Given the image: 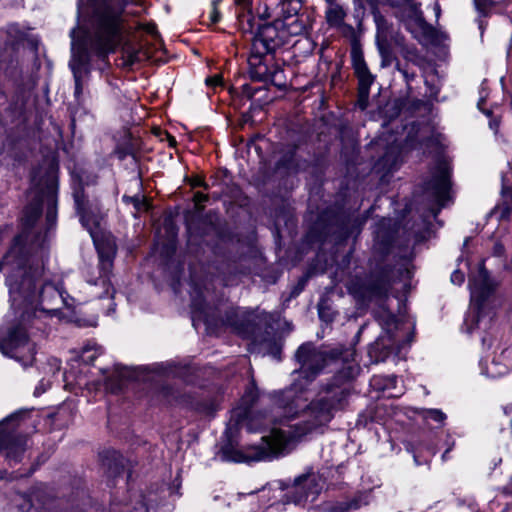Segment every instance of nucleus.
I'll return each instance as SVG.
<instances>
[{"label":"nucleus","instance_id":"nucleus-1","mask_svg":"<svg viewBox=\"0 0 512 512\" xmlns=\"http://www.w3.org/2000/svg\"><path fill=\"white\" fill-rule=\"evenodd\" d=\"M35 185V196L24 209L23 231L15 237L0 262L11 307L19 313L20 320L0 339V352L23 367L32 366L35 361L36 346L28 337L25 323L30 322V311L37 302L44 271L42 257L46 239L57 222L58 184L55 174L47 172Z\"/></svg>","mask_w":512,"mask_h":512},{"label":"nucleus","instance_id":"nucleus-2","mask_svg":"<svg viewBox=\"0 0 512 512\" xmlns=\"http://www.w3.org/2000/svg\"><path fill=\"white\" fill-rule=\"evenodd\" d=\"M352 355L349 350L342 346L334 348H318L311 342L303 343L295 353V359L300 365L294 371L298 378L293 384L275 392L276 405L284 410L286 417H294L300 410H305L307 416L306 432L328 425L335 415L344 411L349 405V398L352 393V380L359 371V367L348 364L338 371L326 382L320 383L319 390L308 405L302 398L308 385L315 380L330 360H346Z\"/></svg>","mask_w":512,"mask_h":512},{"label":"nucleus","instance_id":"nucleus-3","mask_svg":"<svg viewBox=\"0 0 512 512\" xmlns=\"http://www.w3.org/2000/svg\"><path fill=\"white\" fill-rule=\"evenodd\" d=\"M128 0H95L85 29H72L69 67L76 98L82 93V76L89 71L91 56L104 58L120 45L124 33V12Z\"/></svg>","mask_w":512,"mask_h":512},{"label":"nucleus","instance_id":"nucleus-4","mask_svg":"<svg viewBox=\"0 0 512 512\" xmlns=\"http://www.w3.org/2000/svg\"><path fill=\"white\" fill-rule=\"evenodd\" d=\"M496 286V282L481 263L477 274L469 279L471 306L465 318V325L469 333L475 329L486 332L492 328L496 315L495 309L499 305L495 294Z\"/></svg>","mask_w":512,"mask_h":512},{"label":"nucleus","instance_id":"nucleus-5","mask_svg":"<svg viewBox=\"0 0 512 512\" xmlns=\"http://www.w3.org/2000/svg\"><path fill=\"white\" fill-rule=\"evenodd\" d=\"M237 19L240 30L243 33L253 35L252 51L258 54L273 53L278 48L289 42L281 24L275 19L271 23L258 25L252 14L251 0H235Z\"/></svg>","mask_w":512,"mask_h":512},{"label":"nucleus","instance_id":"nucleus-6","mask_svg":"<svg viewBox=\"0 0 512 512\" xmlns=\"http://www.w3.org/2000/svg\"><path fill=\"white\" fill-rule=\"evenodd\" d=\"M30 416V410L20 409L0 422V455L9 465L22 461L28 447V437L23 426ZM6 478V471L0 469V480Z\"/></svg>","mask_w":512,"mask_h":512},{"label":"nucleus","instance_id":"nucleus-7","mask_svg":"<svg viewBox=\"0 0 512 512\" xmlns=\"http://www.w3.org/2000/svg\"><path fill=\"white\" fill-rule=\"evenodd\" d=\"M377 320L382 326L383 333L368 346V356L372 363L384 362L392 354L405 345H409L413 340L412 333H408L402 339L400 331L404 328V323L399 321L397 317L386 309H381L377 313Z\"/></svg>","mask_w":512,"mask_h":512},{"label":"nucleus","instance_id":"nucleus-8","mask_svg":"<svg viewBox=\"0 0 512 512\" xmlns=\"http://www.w3.org/2000/svg\"><path fill=\"white\" fill-rule=\"evenodd\" d=\"M393 270L389 266L375 269L369 274L355 275L347 282L348 293L360 306L385 298L392 286Z\"/></svg>","mask_w":512,"mask_h":512},{"label":"nucleus","instance_id":"nucleus-9","mask_svg":"<svg viewBox=\"0 0 512 512\" xmlns=\"http://www.w3.org/2000/svg\"><path fill=\"white\" fill-rule=\"evenodd\" d=\"M264 446H254L246 451L235 448L231 442L224 444L221 448L220 457L224 461L236 463L261 461L272 459L282 454L287 445L284 433L280 430L273 429L270 436L262 437Z\"/></svg>","mask_w":512,"mask_h":512},{"label":"nucleus","instance_id":"nucleus-10","mask_svg":"<svg viewBox=\"0 0 512 512\" xmlns=\"http://www.w3.org/2000/svg\"><path fill=\"white\" fill-rule=\"evenodd\" d=\"M257 399V387L251 383L246 388L239 406L232 411L231 420H234L237 426H246L249 432L266 428L272 422V417L267 413L254 414L253 406Z\"/></svg>","mask_w":512,"mask_h":512},{"label":"nucleus","instance_id":"nucleus-11","mask_svg":"<svg viewBox=\"0 0 512 512\" xmlns=\"http://www.w3.org/2000/svg\"><path fill=\"white\" fill-rule=\"evenodd\" d=\"M21 497L23 501L16 505L22 512H29L34 506V500L39 505V512H84L74 499L56 497L45 492L25 494Z\"/></svg>","mask_w":512,"mask_h":512},{"label":"nucleus","instance_id":"nucleus-12","mask_svg":"<svg viewBox=\"0 0 512 512\" xmlns=\"http://www.w3.org/2000/svg\"><path fill=\"white\" fill-rule=\"evenodd\" d=\"M398 17L407 31H409L419 43L427 44L436 40V30L425 21L418 5H404L399 10Z\"/></svg>","mask_w":512,"mask_h":512},{"label":"nucleus","instance_id":"nucleus-13","mask_svg":"<svg viewBox=\"0 0 512 512\" xmlns=\"http://www.w3.org/2000/svg\"><path fill=\"white\" fill-rule=\"evenodd\" d=\"M450 188V168L446 163L440 162L433 171L431 178L423 184L424 193L433 203L438 205V208L433 210L434 217L437 216L442 207H445L449 200Z\"/></svg>","mask_w":512,"mask_h":512},{"label":"nucleus","instance_id":"nucleus-14","mask_svg":"<svg viewBox=\"0 0 512 512\" xmlns=\"http://www.w3.org/2000/svg\"><path fill=\"white\" fill-rule=\"evenodd\" d=\"M102 468L108 478L131 480L138 477L136 463L124 457L119 451L111 448L103 449L98 454Z\"/></svg>","mask_w":512,"mask_h":512},{"label":"nucleus","instance_id":"nucleus-15","mask_svg":"<svg viewBox=\"0 0 512 512\" xmlns=\"http://www.w3.org/2000/svg\"><path fill=\"white\" fill-rule=\"evenodd\" d=\"M37 295L36 305L30 311V321L36 316L38 311L55 315L63 305L70 307L65 293L58 285L50 281H41Z\"/></svg>","mask_w":512,"mask_h":512},{"label":"nucleus","instance_id":"nucleus-16","mask_svg":"<svg viewBox=\"0 0 512 512\" xmlns=\"http://www.w3.org/2000/svg\"><path fill=\"white\" fill-rule=\"evenodd\" d=\"M350 56L352 68L358 80L357 103L361 110H365L368 106L370 88L375 82L376 76L369 70L360 46L353 45L351 47Z\"/></svg>","mask_w":512,"mask_h":512},{"label":"nucleus","instance_id":"nucleus-17","mask_svg":"<svg viewBox=\"0 0 512 512\" xmlns=\"http://www.w3.org/2000/svg\"><path fill=\"white\" fill-rule=\"evenodd\" d=\"M98 258H99V277L90 281L93 285H99L104 289V292L99 295L100 298L107 296L112 297L114 289L111 287L110 276L113 268V261L116 255L115 245L107 241L106 243L98 244Z\"/></svg>","mask_w":512,"mask_h":512},{"label":"nucleus","instance_id":"nucleus-18","mask_svg":"<svg viewBox=\"0 0 512 512\" xmlns=\"http://www.w3.org/2000/svg\"><path fill=\"white\" fill-rule=\"evenodd\" d=\"M512 214V171L510 168L501 174V201L491 211V215L500 220L509 218Z\"/></svg>","mask_w":512,"mask_h":512},{"label":"nucleus","instance_id":"nucleus-19","mask_svg":"<svg viewBox=\"0 0 512 512\" xmlns=\"http://www.w3.org/2000/svg\"><path fill=\"white\" fill-rule=\"evenodd\" d=\"M221 322L242 335L249 333L251 329L250 315L239 307H231L226 310Z\"/></svg>","mask_w":512,"mask_h":512},{"label":"nucleus","instance_id":"nucleus-20","mask_svg":"<svg viewBox=\"0 0 512 512\" xmlns=\"http://www.w3.org/2000/svg\"><path fill=\"white\" fill-rule=\"evenodd\" d=\"M278 24H281L288 39L292 36L304 35L311 28V17L307 12H302L294 17H290L285 20H277Z\"/></svg>","mask_w":512,"mask_h":512},{"label":"nucleus","instance_id":"nucleus-21","mask_svg":"<svg viewBox=\"0 0 512 512\" xmlns=\"http://www.w3.org/2000/svg\"><path fill=\"white\" fill-rule=\"evenodd\" d=\"M281 492L287 491L284 495L286 503H294L299 505L307 500V482H279Z\"/></svg>","mask_w":512,"mask_h":512},{"label":"nucleus","instance_id":"nucleus-22","mask_svg":"<svg viewBox=\"0 0 512 512\" xmlns=\"http://www.w3.org/2000/svg\"><path fill=\"white\" fill-rule=\"evenodd\" d=\"M266 54H258L253 53L251 50V55L249 57V74L252 80L260 81L268 83V79L271 73V66H269L265 61H263V57Z\"/></svg>","mask_w":512,"mask_h":512},{"label":"nucleus","instance_id":"nucleus-23","mask_svg":"<svg viewBox=\"0 0 512 512\" xmlns=\"http://www.w3.org/2000/svg\"><path fill=\"white\" fill-rule=\"evenodd\" d=\"M372 489L358 492L352 499L337 502L332 508V512H347L357 510L371 503Z\"/></svg>","mask_w":512,"mask_h":512},{"label":"nucleus","instance_id":"nucleus-24","mask_svg":"<svg viewBox=\"0 0 512 512\" xmlns=\"http://www.w3.org/2000/svg\"><path fill=\"white\" fill-rule=\"evenodd\" d=\"M192 321L195 324L196 320L203 321L207 326L217 325V321L209 312V306L202 293L192 298Z\"/></svg>","mask_w":512,"mask_h":512},{"label":"nucleus","instance_id":"nucleus-25","mask_svg":"<svg viewBox=\"0 0 512 512\" xmlns=\"http://www.w3.org/2000/svg\"><path fill=\"white\" fill-rule=\"evenodd\" d=\"M390 219L382 218L375 227L374 240L376 245L380 246L383 252H387L393 242L394 234L393 231L388 227L390 226Z\"/></svg>","mask_w":512,"mask_h":512},{"label":"nucleus","instance_id":"nucleus-26","mask_svg":"<svg viewBox=\"0 0 512 512\" xmlns=\"http://www.w3.org/2000/svg\"><path fill=\"white\" fill-rule=\"evenodd\" d=\"M252 343L254 346H259L260 351L268 353L279 359L281 347L278 344L275 335L270 331L266 330L262 335L254 336Z\"/></svg>","mask_w":512,"mask_h":512},{"label":"nucleus","instance_id":"nucleus-27","mask_svg":"<svg viewBox=\"0 0 512 512\" xmlns=\"http://www.w3.org/2000/svg\"><path fill=\"white\" fill-rule=\"evenodd\" d=\"M474 9L477 13L476 22L478 23L479 30L483 34L487 23L484 21L485 18L492 16L497 1L495 0H472Z\"/></svg>","mask_w":512,"mask_h":512},{"label":"nucleus","instance_id":"nucleus-28","mask_svg":"<svg viewBox=\"0 0 512 512\" xmlns=\"http://www.w3.org/2000/svg\"><path fill=\"white\" fill-rule=\"evenodd\" d=\"M130 379H137L135 371L129 367L117 364L115 365L114 376L107 379V386L112 392H117L122 388V381Z\"/></svg>","mask_w":512,"mask_h":512},{"label":"nucleus","instance_id":"nucleus-29","mask_svg":"<svg viewBox=\"0 0 512 512\" xmlns=\"http://www.w3.org/2000/svg\"><path fill=\"white\" fill-rule=\"evenodd\" d=\"M279 8L280 13L276 20H285L303 12L301 0H281Z\"/></svg>","mask_w":512,"mask_h":512},{"label":"nucleus","instance_id":"nucleus-30","mask_svg":"<svg viewBox=\"0 0 512 512\" xmlns=\"http://www.w3.org/2000/svg\"><path fill=\"white\" fill-rule=\"evenodd\" d=\"M326 234H333L336 236L337 241L347 239L351 234L350 218L343 217L336 220V226H330Z\"/></svg>","mask_w":512,"mask_h":512},{"label":"nucleus","instance_id":"nucleus-31","mask_svg":"<svg viewBox=\"0 0 512 512\" xmlns=\"http://www.w3.org/2000/svg\"><path fill=\"white\" fill-rule=\"evenodd\" d=\"M346 12L342 6L335 4L326 11V20L331 27H341L344 23Z\"/></svg>","mask_w":512,"mask_h":512},{"label":"nucleus","instance_id":"nucleus-32","mask_svg":"<svg viewBox=\"0 0 512 512\" xmlns=\"http://www.w3.org/2000/svg\"><path fill=\"white\" fill-rule=\"evenodd\" d=\"M75 207L77 213L80 215V221L84 227L88 229L90 233H92V229L89 226L88 219L85 215V204H86V198L84 195V191L82 188L76 189L73 193Z\"/></svg>","mask_w":512,"mask_h":512},{"label":"nucleus","instance_id":"nucleus-33","mask_svg":"<svg viewBox=\"0 0 512 512\" xmlns=\"http://www.w3.org/2000/svg\"><path fill=\"white\" fill-rule=\"evenodd\" d=\"M374 21L377 28V41H386L390 29L386 18L377 10L373 11Z\"/></svg>","mask_w":512,"mask_h":512},{"label":"nucleus","instance_id":"nucleus-34","mask_svg":"<svg viewBox=\"0 0 512 512\" xmlns=\"http://www.w3.org/2000/svg\"><path fill=\"white\" fill-rule=\"evenodd\" d=\"M268 83H271L281 90L287 87V80L284 74V70L279 65H271V73L268 79Z\"/></svg>","mask_w":512,"mask_h":512},{"label":"nucleus","instance_id":"nucleus-35","mask_svg":"<svg viewBox=\"0 0 512 512\" xmlns=\"http://www.w3.org/2000/svg\"><path fill=\"white\" fill-rule=\"evenodd\" d=\"M508 373V366L495 359L492 360L486 369H482V374L490 378H498Z\"/></svg>","mask_w":512,"mask_h":512},{"label":"nucleus","instance_id":"nucleus-36","mask_svg":"<svg viewBox=\"0 0 512 512\" xmlns=\"http://www.w3.org/2000/svg\"><path fill=\"white\" fill-rule=\"evenodd\" d=\"M101 353V347L97 346L95 343H88L82 348L80 358L83 363L92 364Z\"/></svg>","mask_w":512,"mask_h":512},{"label":"nucleus","instance_id":"nucleus-37","mask_svg":"<svg viewBox=\"0 0 512 512\" xmlns=\"http://www.w3.org/2000/svg\"><path fill=\"white\" fill-rule=\"evenodd\" d=\"M419 414L424 420H433L440 425H443L447 416L440 409H422Z\"/></svg>","mask_w":512,"mask_h":512},{"label":"nucleus","instance_id":"nucleus-38","mask_svg":"<svg viewBox=\"0 0 512 512\" xmlns=\"http://www.w3.org/2000/svg\"><path fill=\"white\" fill-rule=\"evenodd\" d=\"M122 200L126 203H131L137 211H142V210L148 209L147 201L140 195H135V196L124 195L122 197Z\"/></svg>","mask_w":512,"mask_h":512},{"label":"nucleus","instance_id":"nucleus-39","mask_svg":"<svg viewBox=\"0 0 512 512\" xmlns=\"http://www.w3.org/2000/svg\"><path fill=\"white\" fill-rule=\"evenodd\" d=\"M479 100L477 102V107L479 110H481L486 116L490 117L492 115V111L489 109H483L482 105L485 103L486 98L488 97V91H487V80H483L480 85L479 90Z\"/></svg>","mask_w":512,"mask_h":512},{"label":"nucleus","instance_id":"nucleus-40","mask_svg":"<svg viewBox=\"0 0 512 512\" xmlns=\"http://www.w3.org/2000/svg\"><path fill=\"white\" fill-rule=\"evenodd\" d=\"M316 480V478H319V480L325 479L326 476L324 474H320L319 471H315V468L313 466H307L303 473L296 476L294 480Z\"/></svg>","mask_w":512,"mask_h":512},{"label":"nucleus","instance_id":"nucleus-41","mask_svg":"<svg viewBox=\"0 0 512 512\" xmlns=\"http://www.w3.org/2000/svg\"><path fill=\"white\" fill-rule=\"evenodd\" d=\"M384 41H377L379 53L382 57V66H387L392 60V53L389 47L383 43Z\"/></svg>","mask_w":512,"mask_h":512},{"label":"nucleus","instance_id":"nucleus-42","mask_svg":"<svg viewBox=\"0 0 512 512\" xmlns=\"http://www.w3.org/2000/svg\"><path fill=\"white\" fill-rule=\"evenodd\" d=\"M318 314H319L320 319L325 322H332L335 317V312L332 311L323 302H320L318 304Z\"/></svg>","mask_w":512,"mask_h":512},{"label":"nucleus","instance_id":"nucleus-43","mask_svg":"<svg viewBox=\"0 0 512 512\" xmlns=\"http://www.w3.org/2000/svg\"><path fill=\"white\" fill-rule=\"evenodd\" d=\"M258 17L261 20H266L271 17L270 9L266 3H261L257 8Z\"/></svg>","mask_w":512,"mask_h":512},{"label":"nucleus","instance_id":"nucleus-44","mask_svg":"<svg viewBox=\"0 0 512 512\" xmlns=\"http://www.w3.org/2000/svg\"><path fill=\"white\" fill-rule=\"evenodd\" d=\"M193 201L198 209H202L203 204L208 201V195L202 192H196L193 196Z\"/></svg>","mask_w":512,"mask_h":512},{"label":"nucleus","instance_id":"nucleus-45","mask_svg":"<svg viewBox=\"0 0 512 512\" xmlns=\"http://www.w3.org/2000/svg\"><path fill=\"white\" fill-rule=\"evenodd\" d=\"M451 282L453 284H456V285H461L464 280H465V276H464V273L460 270H455L453 271V273L451 274Z\"/></svg>","mask_w":512,"mask_h":512},{"label":"nucleus","instance_id":"nucleus-46","mask_svg":"<svg viewBox=\"0 0 512 512\" xmlns=\"http://www.w3.org/2000/svg\"><path fill=\"white\" fill-rule=\"evenodd\" d=\"M242 90L244 95H246L248 98H252L259 91V88H254L249 84H244L242 85Z\"/></svg>","mask_w":512,"mask_h":512},{"label":"nucleus","instance_id":"nucleus-47","mask_svg":"<svg viewBox=\"0 0 512 512\" xmlns=\"http://www.w3.org/2000/svg\"><path fill=\"white\" fill-rule=\"evenodd\" d=\"M205 82L208 86L217 87L222 84V78L219 75H215L213 77L206 78Z\"/></svg>","mask_w":512,"mask_h":512},{"label":"nucleus","instance_id":"nucleus-48","mask_svg":"<svg viewBox=\"0 0 512 512\" xmlns=\"http://www.w3.org/2000/svg\"><path fill=\"white\" fill-rule=\"evenodd\" d=\"M190 184L192 187H203L204 189H208L209 187L208 184H206L200 177L192 178Z\"/></svg>","mask_w":512,"mask_h":512},{"label":"nucleus","instance_id":"nucleus-49","mask_svg":"<svg viewBox=\"0 0 512 512\" xmlns=\"http://www.w3.org/2000/svg\"><path fill=\"white\" fill-rule=\"evenodd\" d=\"M24 106H25V104H24V102H23V101H21V103H19L18 101H16V102H14V103H12V104L10 105V109H12V110L14 111V113H15V114L20 115V114H22V112H23V110H24Z\"/></svg>","mask_w":512,"mask_h":512},{"label":"nucleus","instance_id":"nucleus-50","mask_svg":"<svg viewBox=\"0 0 512 512\" xmlns=\"http://www.w3.org/2000/svg\"><path fill=\"white\" fill-rule=\"evenodd\" d=\"M398 70L401 72L403 77L405 78L406 82L409 83L415 78L414 73H410L407 69L399 67Z\"/></svg>","mask_w":512,"mask_h":512},{"label":"nucleus","instance_id":"nucleus-51","mask_svg":"<svg viewBox=\"0 0 512 512\" xmlns=\"http://www.w3.org/2000/svg\"><path fill=\"white\" fill-rule=\"evenodd\" d=\"M155 370L157 373L162 374V375L168 376L170 374V371H168V367L165 366L164 364L157 365Z\"/></svg>","mask_w":512,"mask_h":512},{"label":"nucleus","instance_id":"nucleus-52","mask_svg":"<svg viewBox=\"0 0 512 512\" xmlns=\"http://www.w3.org/2000/svg\"><path fill=\"white\" fill-rule=\"evenodd\" d=\"M503 253H504V246L502 244H500V243H496L494 245V254L496 256H502Z\"/></svg>","mask_w":512,"mask_h":512},{"label":"nucleus","instance_id":"nucleus-53","mask_svg":"<svg viewBox=\"0 0 512 512\" xmlns=\"http://www.w3.org/2000/svg\"><path fill=\"white\" fill-rule=\"evenodd\" d=\"M152 501L153 500L150 497H148L147 499L143 498L142 507L145 508L144 512H149V509L152 506Z\"/></svg>","mask_w":512,"mask_h":512},{"label":"nucleus","instance_id":"nucleus-54","mask_svg":"<svg viewBox=\"0 0 512 512\" xmlns=\"http://www.w3.org/2000/svg\"><path fill=\"white\" fill-rule=\"evenodd\" d=\"M304 282H305L304 280H303V281H301V282L298 284V286H297V287H295V288L293 289V291H292V293H291V296H297V295L302 291V289H303V287H304Z\"/></svg>","mask_w":512,"mask_h":512},{"label":"nucleus","instance_id":"nucleus-55","mask_svg":"<svg viewBox=\"0 0 512 512\" xmlns=\"http://www.w3.org/2000/svg\"><path fill=\"white\" fill-rule=\"evenodd\" d=\"M210 18L213 23L219 21V12L216 10V8H213Z\"/></svg>","mask_w":512,"mask_h":512},{"label":"nucleus","instance_id":"nucleus-56","mask_svg":"<svg viewBox=\"0 0 512 512\" xmlns=\"http://www.w3.org/2000/svg\"><path fill=\"white\" fill-rule=\"evenodd\" d=\"M290 159L289 160H281V162H283L287 167H292V164L290 163L292 157L294 156L295 154V148H293L291 151H290Z\"/></svg>","mask_w":512,"mask_h":512},{"label":"nucleus","instance_id":"nucleus-57","mask_svg":"<svg viewBox=\"0 0 512 512\" xmlns=\"http://www.w3.org/2000/svg\"><path fill=\"white\" fill-rule=\"evenodd\" d=\"M489 126L493 130H497L499 127V121L497 119H491L489 122Z\"/></svg>","mask_w":512,"mask_h":512},{"label":"nucleus","instance_id":"nucleus-58","mask_svg":"<svg viewBox=\"0 0 512 512\" xmlns=\"http://www.w3.org/2000/svg\"><path fill=\"white\" fill-rule=\"evenodd\" d=\"M44 391H45V389L43 388V386L39 385L35 388L34 394L38 396V395L42 394Z\"/></svg>","mask_w":512,"mask_h":512},{"label":"nucleus","instance_id":"nucleus-59","mask_svg":"<svg viewBox=\"0 0 512 512\" xmlns=\"http://www.w3.org/2000/svg\"><path fill=\"white\" fill-rule=\"evenodd\" d=\"M482 343L483 345H487L488 347H491V342H488V338L486 336L482 337Z\"/></svg>","mask_w":512,"mask_h":512},{"label":"nucleus","instance_id":"nucleus-60","mask_svg":"<svg viewBox=\"0 0 512 512\" xmlns=\"http://www.w3.org/2000/svg\"><path fill=\"white\" fill-rule=\"evenodd\" d=\"M452 447H448L442 455V458L445 460L447 458L448 453L451 451Z\"/></svg>","mask_w":512,"mask_h":512},{"label":"nucleus","instance_id":"nucleus-61","mask_svg":"<svg viewBox=\"0 0 512 512\" xmlns=\"http://www.w3.org/2000/svg\"><path fill=\"white\" fill-rule=\"evenodd\" d=\"M118 154H119V158L120 159H124V157L126 155L125 153H122V152H118Z\"/></svg>","mask_w":512,"mask_h":512},{"label":"nucleus","instance_id":"nucleus-62","mask_svg":"<svg viewBox=\"0 0 512 512\" xmlns=\"http://www.w3.org/2000/svg\"><path fill=\"white\" fill-rule=\"evenodd\" d=\"M382 160H383V161H385V162H387V161H388V154L384 155V157H383V159H382Z\"/></svg>","mask_w":512,"mask_h":512},{"label":"nucleus","instance_id":"nucleus-63","mask_svg":"<svg viewBox=\"0 0 512 512\" xmlns=\"http://www.w3.org/2000/svg\"><path fill=\"white\" fill-rule=\"evenodd\" d=\"M265 490H266V486L262 487V488H261V489H259L258 491H260V492H265Z\"/></svg>","mask_w":512,"mask_h":512}]
</instances>
